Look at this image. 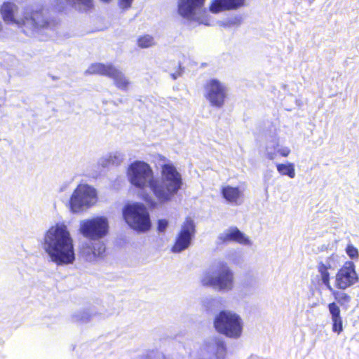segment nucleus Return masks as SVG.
<instances>
[{"label":"nucleus","instance_id":"1","mask_svg":"<svg viewBox=\"0 0 359 359\" xmlns=\"http://www.w3.org/2000/svg\"><path fill=\"white\" fill-rule=\"evenodd\" d=\"M128 176L130 182L137 188L148 186L161 203L171 201L183 184L181 174L171 163L163 164L161 177L154 178L153 170L148 163L136 161L129 165Z\"/></svg>","mask_w":359,"mask_h":359},{"label":"nucleus","instance_id":"2","mask_svg":"<svg viewBox=\"0 0 359 359\" xmlns=\"http://www.w3.org/2000/svg\"><path fill=\"white\" fill-rule=\"evenodd\" d=\"M41 248L57 266L72 264L76 259L73 239L63 223H57L44 233Z\"/></svg>","mask_w":359,"mask_h":359},{"label":"nucleus","instance_id":"3","mask_svg":"<svg viewBox=\"0 0 359 359\" xmlns=\"http://www.w3.org/2000/svg\"><path fill=\"white\" fill-rule=\"evenodd\" d=\"M18 6L11 2H4L0 8V13L4 21L7 24H16L20 27H25L23 30L26 35H32L38 29H48L50 23L46 19L40 11H33L30 13L26 11L22 19H16L15 13Z\"/></svg>","mask_w":359,"mask_h":359},{"label":"nucleus","instance_id":"4","mask_svg":"<svg viewBox=\"0 0 359 359\" xmlns=\"http://www.w3.org/2000/svg\"><path fill=\"white\" fill-rule=\"evenodd\" d=\"M201 283L203 286L210 287L219 292H229L233 287L234 274L224 261H219L203 272Z\"/></svg>","mask_w":359,"mask_h":359},{"label":"nucleus","instance_id":"5","mask_svg":"<svg viewBox=\"0 0 359 359\" xmlns=\"http://www.w3.org/2000/svg\"><path fill=\"white\" fill-rule=\"evenodd\" d=\"M123 217L126 222L137 231L145 232L151 226L149 213L142 203L126 204L123 209Z\"/></svg>","mask_w":359,"mask_h":359},{"label":"nucleus","instance_id":"6","mask_svg":"<svg viewBox=\"0 0 359 359\" xmlns=\"http://www.w3.org/2000/svg\"><path fill=\"white\" fill-rule=\"evenodd\" d=\"M214 327L220 334L232 339L239 338L243 332V320L237 313L223 310L214 319Z\"/></svg>","mask_w":359,"mask_h":359},{"label":"nucleus","instance_id":"7","mask_svg":"<svg viewBox=\"0 0 359 359\" xmlns=\"http://www.w3.org/2000/svg\"><path fill=\"white\" fill-rule=\"evenodd\" d=\"M96 201V189L87 184H79L69 198V208L74 213L79 212L92 206Z\"/></svg>","mask_w":359,"mask_h":359},{"label":"nucleus","instance_id":"8","mask_svg":"<svg viewBox=\"0 0 359 359\" xmlns=\"http://www.w3.org/2000/svg\"><path fill=\"white\" fill-rule=\"evenodd\" d=\"M86 73L107 76L114 81V85L118 88L123 90H126L130 83L125 74L112 64H92L86 70Z\"/></svg>","mask_w":359,"mask_h":359},{"label":"nucleus","instance_id":"9","mask_svg":"<svg viewBox=\"0 0 359 359\" xmlns=\"http://www.w3.org/2000/svg\"><path fill=\"white\" fill-rule=\"evenodd\" d=\"M109 224L104 217L85 219L80 222V233L92 241H100L108 233Z\"/></svg>","mask_w":359,"mask_h":359},{"label":"nucleus","instance_id":"10","mask_svg":"<svg viewBox=\"0 0 359 359\" xmlns=\"http://www.w3.org/2000/svg\"><path fill=\"white\" fill-rule=\"evenodd\" d=\"M205 97L212 107L221 108L226 97V87L218 79L209 80L205 86Z\"/></svg>","mask_w":359,"mask_h":359},{"label":"nucleus","instance_id":"11","mask_svg":"<svg viewBox=\"0 0 359 359\" xmlns=\"http://www.w3.org/2000/svg\"><path fill=\"white\" fill-rule=\"evenodd\" d=\"M195 232L194 221L190 218H187L182 224L181 230L176 238L175 243L172 247V252L179 253L187 249L191 243Z\"/></svg>","mask_w":359,"mask_h":359},{"label":"nucleus","instance_id":"12","mask_svg":"<svg viewBox=\"0 0 359 359\" xmlns=\"http://www.w3.org/2000/svg\"><path fill=\"white\" fill-rule=\"evenodd\" d=\"M201 352L207 359H225L226 355L225 341L220 337H210L204 341Z\"/></svg>","mask_w":359,"mask_h":359},{"label":"nucleus","instance_id":"13","mask_svg":"<svg viewBox=\"0 0 359 359\" xmlns=\"http://www.w3.org/2000/svg\"><path fill=\"white\" fill-rule=\"evenodd\" d=\"M358 280L354 263L348 261L345 262L336 274V286L339 289L346 290L355 284Z\"/></svg>","mask_w":359,"mask_h":359},{"label":"nucleus","instance_id":"14","mask_svg":"<svg viewBox=\"0 0 359 359\" xmlns=\"http://www.w3.org/2000/svg\"><path fill=\"white\" fill-rule=\"evenodd\" d=\"M204 2L205 0H179V14L184 18L196 20L203 11Z\"/></svg>","mask_w":359,"mask_h":359},{"label":"nucleus","instance_id":"15","mask_svg":"<svg viewBox=\"0 0 359 359\" xmlns=\"http://www.w3.org/2000/svg\"><path fill=\"white\" fill-rule=\"evenodd\" d=\"M105 245L100 241L89 240L82 244L81 256L88 262H93L105 252Z\"/></svg>","mask_w":359,"mask_h":359},{"label":"nucleus","instance_id":"16","mask_svg":"<svg viewBox=\"0 0 359 359\" xmlns=\"http://www.w3.org/2000/svg\"><path fill=\"white\" fill-rule=\"evenodd\" d=\"M231 241H236L243 245H250V239L236 227H231L221 233L217 240V244L222 245Z\"/></svg>","mask_w":359,"mask_h":359},{"label":"nucleus","instance_id":"17","mask_svg":"<svg viewBox=\"0 0 359 359\" xmlns=\"http://www.w3.org/2000/svg\"><path fill=\"white\" fill-rule=\"evenodd\" d=\"M67 4L75 9L81 12H86L93 6V0H53L52 4L58 11H61L65 8V4Z\"/></svg>","mask_w":359,"mask_h":359},{"label":"nucleus","instance_id":"18","mask_svg":"<svg viewBox=\"0 0 359 359\" xmlns=\"http://www.w3.org/2000/svg\"><path fill=\"white\" fill-rule=\"evenodd\" d=\"M245 0H214L210 11L212 13H219L225 10L237 9L243 6Z\"/></svg>","mask_w":359,"mask_h":359},{"label":"nucleus","instance_id":"19","mask_svg":"<svg viewBox=\"0 0 359 359\" xmlns=\"http://www.w3.org/2000/svg\"><path fill=\"white\" fill-rule=\"evenodd\" d=\"M327 308L332 320V330L339 334L344 330L340 308L335 302L330 303Z\"/></svg>","mask_w":359,"mask_h":359},{"label":"nucleus","instance_id":"20","mask_svg":"<svg viewBox=\"0 0 359 359\" xmlns=\"http://www.w3.org/2000/svg\"><path fill=\"white\" fill-rule=\"evenodd\" d=\"M241 194L242 192L238 187L226 186L223 187L222 189V195L229 203H237V201L241 197Z\"/></svg>","mask_w":359,"mask_h":359},{"label":"nucleus","instance_id":"21","mask_svg":"<svg viewBox=\"0 0 359 359\" xmlns=\"http://www.w3.org/2000/svg\"><path fill=\"white\" fill-rule=\"evenodd\" d=\"M124 155L120 152L116 151L109 154L106 157L101 158L99 163L102 167H107L109 165H118L123 161Z\"/></svg>","mask_w":359,"mask_h":359},{"label":"nucleus","instance_id":"22","mask_svg":"<svg viewBox=\"0 0 359 359\" xmlns=\"http://www.w3.org/2000/svg\"><path fill=\"white\" fill-rule=\"evenodd\" d=\"M279 147V140L276 137H272L271 140L267 142L265 151L266 157L269 160H273L277 156V150Z\"/></svg>","mask_w":359,"mask_h":359},{"label":"nucleus","instance_id":"23","mask_svg":"<svg viewBox=\"0 0 359 359\" xmlns=\"http://www.w3.org/2000/svg\"><path fill=\"white\" fill-rule=\"evenodd\" d=\"M202 305L209 312H214L221 306V299L212 297H205L202 299Z\"/></svg>","mask_w":359,"mask_h":359},{"label":"nucleus","instance_id":"24","mask_svg":"<svg viewBox=\"0 0 359 359\" xmlns=\"http://www.w3.org/2000/svg\"><path fill=\"white\" fill-rule=\"evenodd\" d=\"M329 268H330V264L327 266L324 263L320 262L318 265V271L320 274L323 283L328 290H332L330 283V273L328 272Z\"/></svg>","mask_w":359,"mask_h":359},{"label":"nucleus","instance_id":"25","mask_svg":"<svg viewBox=\"0 0 359 359\" xmlns=\"http://www.w3.org/2000/svg\"><path fill=\"white\" fill-rule=\"evenodd\" d=\"M276 168L278 172L282 175L288 176L290 178L295 177L294 166L292 163H277Z\"/></svg>","mask_w":359,"mask_h":359},{"label":"nucleus","instance_id":"26","mask_svg":"<svg viewBox=\"0 0 359 359\" xmlns=\"http://www.w3.org/2000/svg\"><path fill=\"white\" fill-rule=\"evenodd\" d=\"M95 314V313H90L87 311H78L72 315V320L82 323H87L90 318Z\"/></svg>","mask_w":359,"mask_h":359},{"label":"nucleus","instance_id":"27","mask_svg":"<svg viewBox=\"0 0 359 359\" xmlns=\"http://www.w3.org/2000/svg\"><path fill=\"white\" fill-rule=\"evenodd\" d=\"M140 359H170L167 358L162 352L158 350L148 351L142 355Z\"/></svg>","mask_w":359,"mask_h":359},{"label":"nucleus","instance_id":"28","mask_svg":"<svg viewBox=\"0 0 359 359\" xmlns=\"http://www.w3.org/2000/svg\"><path fill=\"white\" fill-rule=\"evenodd\" d=\"M242 22V17L241 15H235L226 19V20L222 22L221 25L224 27H231L232 26H239Z\"/></svg>","mask_w":359,"mask_h":359},{"label":"nucleus","instance_id":"29","mask_svg":"<svg viewBox=\"0 0 359 359\" xmlns=\"http://www.w3.org/2000/svg\"><path fill=\"white\" fill-rule=\"evenodd\" d=\"M333 294L335 300L337 301L338 303L341 306L344 305L345 304H348L351 299L348 294L343 292L334 291Z\"/></svg>","mask_w":359,"mask_h":359},{"label":"nucleus","instance_id":"30","mask_svg":"<svg viewBox=\"0 0 359 359\" xmlns=\"http://www.w3.org/2000/svg\"><path fill=\"white\" fill-rule=\"evenodd\" d=\"M154 44V38L149 35H144L138 39V46L141 48H149Z\"/></svg>","mask_w":359,"mask_h":359},{"label":"nucleus","instance_id":"31","mask_svg":"<svg viewBox=\"0 0 359 359\" xmlns=\"http://www.w3.org/2000/svg\"><path fill=\"white\" fill-rule=\"evenodd\" d=\"M346 252L351 259H354L358 258V256H359L358 250L353 245H351V244L348 245L346 248Z\"/></svg>","mask_w":359,"mask_h":359},{"label":"nucleus","instance_id":"32","mask_svg":"<svg viewBox=\"0 0 359 359\" xmlns=\"http://www.w3.org/2000/svg\"><path fill=\"white\" fill-rule=\"evenodd\" d=\"M168 226V221L165 219H158L157 224V229L159 232H165Z\"/></svg>","mask_w":359,"mask_h":359},{"label":"nucleus","instance_id":"33","mask_svg":"<svg viewBox=\"0 0 359 359\" xmlns=\"http://www.w3.org/2000/svg\"><path fill=\"white\" fill-rule=\"evenodd\" d=\"M144 201L147 203V205L151 208H155L157 205V203L156 201L149 194H144L143 196Z\"/></svg>","mask_w":359,"mask_h":359},{"label":"nucleus","instance_id":"34","mask_svg":"<svg viewBox=\"0 0 359 359\" xmlns=\"http://www.w3.org/2000/svg\"><path fill=\"white\" fill-rule=\"evenodd\" d=\"M290 153V149L287 147H280V146L278 148L277 154H279L282 156L287 157Z\"/></svg>","mask_w":359,"mask_h":359},{"label":"nucleus","instance_id":"35","mask_svg":"<svg viewBox=\"0 0 359 359\" xmlns=\"http://www.w3.org/2000/svg\"><path fill=\"white\" fill-rule=\"evenodd\" d=\"M133 0H120V4L123 8H128L131 6Z\"/></svg>","mask_w":359,"mask_h":359},{"label":"nucleus","instance_id":"36","mask_svg":"<svg viewBox=\"0 0 359 359\" xmlns=\"http://www.w3.org/2000/svg\"><path fill=\"white\" fill-rule=\"evenodd\" d=\"M182 69L181 67V65H180V71L173 74H171L172 78L175 80L177 79L181 74H182Z\"/></svg>","mask_w":359,"mask_h":359},{"label":"nucleus","instance_id":"37","mask_svg":"<svg viewBox=\"0 0 359 359\" xmlns=\"http://www.w3.org/2000/svg\"><path fill=\"white\" fill-rule=\"evenodd\" d=\"M3 29V25L2 22L0 21V32H1Z\"/></svg>","mask_w":359,"mask_h":359}]
</instances>
